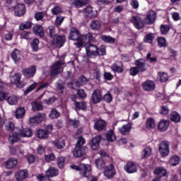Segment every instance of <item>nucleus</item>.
<instances>
[{
  "mask_svg": "<svg viewBox=\"0 0 181 181\" xmlns=\"http://www.w3.org/2000/svg\"><path fill=\"white\" fill-rule=\"evenodd\" d=\"M26 10L25 9V4H18L17 8L15 11L16 16H23Z\"/></svg>",
  "mask_w": 181,
  "mask_h": 181,
  "instance_id": "obj_26",
  "label": "nucleus"
},
{
  "mask_svg": "<svg viewBox=\"0 0 181 181\" xmlns=\"http://www.w3.org/2000/svg\"><path fill=\"white\" fill-rule=\"evenodd\" d=\"M16 165H18V159L15 158H11L4 162V166L6 169H13L16 168Z\"/></svg>",
  "mask_w": 181,
  "mask_h": 181,
  "instance_id": "obj_18",
  "label": "nucleus"
},
{
  "mask_svg": "<svg viewBox=\"0 0 181 181\" xmlns=\"http://www.w3.org/2000/svg\"><path fill=\"white\" fill-rule=\"evenodd\" d=\"M134 64L141 73H144V71H146V62H145V60L144 59L136 60Z\"/></svg>",
  "mask_w": 181,
  "mask_h": 181,
  "instance_id": "obj_15",
  "label": "nucleus"
},
{
  "mask_svg": "<svg viewBox=\"0 0 181 181\" xmlns=\"http://www.w3.org/2000/svg\"><path fill=\"white\" fill-rule=\"evenodd\" d=\"M53 144L57 149H63L64 146H66V144L64 143V140L62 139H59L58 140H56L55 141H53Z\"/></svg>",
  "mask_w": 181,
  "mask_h": 181,
  "instance_id": "obj_41",
  "label": "nucleus"
},
{
  "mask_svg": "<svg viewBox=\"0 0 181 181\" xmlns=\"http://www.w3.org/2000/svg\"><path fill=\"white\" fill-rule=\"evenodd\" d=\"M168 78L169 76H168V74L164 72L158 73V80L161 83H165V81H168Z\"/></svg>",
  "mask_w": 181,
  "mask_h": 181,
  "instance_id": "obj_47",
  "label": "nucleus"
},
{
  "mask_svg": "<svg viewBox=\"0 0 181 181\" xmlns=\"http://www.w3.org/2000/svg\"><path fill=\"white\" fill-rule=\"evenodd\" d=\"M45 119H46V114L39 112L35 116L30 117L29 122L31 125H36V124H40V122H43Z\"/></svg>",
  "mask_w": 181,
  "mask_h": 181,
  "instance_id": "obj_6",
  "label": "nucleus"
},
{
  "mask_svg": "<svg viewBox=\"0 0 181 181\" xmlns=\"http://www.w3.org/2000/svg\"><path fill=\"white\" fill-rule=\"evenodd\" d=\"M88 83V78L86 76H82L78 78L77 81H75V85L76 87H83V86H86Z\"/></svg>",
  "mask_w": 181,
  "mask_h": 181,
  "instance_id": "obj_28",
  "label": "nucleus"
},
{
  "mask_svg": "<svg viewBox=\"0 0 181 181\" xmlns=\"http://www.w3.org/2000/svg\"><path fill=\"white\" fill-rule=\"evenodd\" d=\"M151 155H152V148L151 147H146L142 151L141 158L143 159H148Z\"/></svg>",
  "mask_w": 181,
  "mask_h": 181,
  "instance_id": "obj_35",
  "label": "nucleus"
},
{
  "mask_svg": "<svg viewBox=\"0 0 181 181\" xmlns=\"http://www.w3.org/2000/svg\"><path fill=\"white\" fill-rule=\"evenodd\" d=\"M156 19V12L153 10H150L145 18L146 25H152Z\"/></svg>",
  "mask_w": 181,
  "mask_h": 181,
  "instance_id": "obj_11",
  "label": "nucleus"
},
{
  "mask_svg": "<svg viewBox=\"0 0 181 181\" xmlns=\"http://www.w3.org/2000/svg\"><path fill=\"white\" fill-rule=\"evenodd\" d=\"M104 175L106 177H108V179H111V177L115 176V170L114 169V165L112 164L106 167L104 171Z\"/></svg>",
  "mask_w": 181,
  "mask_h": 181,
  "instance_id": "obj_16",
  "label": "nucleus"
},
{
  "mask_svg": "<svg viewBox=\"0 0 181 181\" xmlns=\"http://www.w3.org/2000/svg\"><path fill=\"white\" fill-rule=\"evenodd\" d=\"M170 28H169V25H162L160 26V32L162 33V35H168V32H169V30Z\"/></svg>",
  "mask_w": 181,
  "mask_h": 181,
  "instance_id": "obj_57",
  "label": "nucleus"
},
{
  "mask_svg": "<svg viewBox=\"0 0 181 181\" xmlns=\"http://www.w3.org/2000/svg\"><path fill=\"white\" fill-rule=\"evenodd\" d=\"M101 38L102 40H103V42H105V43H115V38L111 36L102 35Z\"/></svg>",
  "mask_w": 181,
  "mask_h": 181,
  "instance_id": "obj_46",
  "label": "nucleus"
},
{
  "mask_svg": "<svg viewBox=\"0 0 181 181\" xmlns=\"http://www.w3.org/2000/svg\"><path fill=\"white\" fill-rule=\"evenodd\" d=\"M11 59L16 63L21 60V54L18 49H15L11 53Z\"/></svg>",
  "mask_w": 181,
  "mask_h": 181,
  "instance_id": "obj_42",
  "label": "nucleus"
},
{
  "mask_svg": "<svg viewBox=\"0 0 181 181\" xmlns=\"http://www.w3.org/2000/svg\"><path fill=\"white\" fill-rule=\"evenodd\" d=\"M49 118L54 119V118H59L60 117V112L57 111L56 109H53L51 110L49 115Z\"/></svg>",
  "mask_w": 181,
  "mask_h": 181,
  "instance_id": "obj_53",
  "label": "nucleus"
},
{
  "mask_svg": "<svg viewBox=\"0 0 181 181\" xmlns=\"http://www.w3.org/2000/svg\"><path fill=\"white\" fill-rule=\"evenodd\" d=\"M130 71V76H136L138 73H139V71L136 66L132 67L129 70Z\"/></svg>",
  "mask_w": 181,
  "mask_h": 181,
  "instance_id": "obj_62",
  "label": "nucleus"
},
{
  "mask_svg": "<svg viewBox=\"0 0 181 181\" xmlns=\"http://www.w3.org/2000/svg\"><path fill=\"white\" fill-rule=\"evenodd\" d=\"M64 64V61L59 60L56 61L50 69V76L51 77H56V76H59L61 73H63L64 67L63 65Z\"/></svg>",
  "mask_w": 181,
  "mask_h": 181,
  "instance_id": "obj_2",
  "label": "nucleus"
},
{
  "mask_svg": "<svg viewBox=\"0 0 181 181\" xmlns=\"http://www.w3.org/2000/svg\"><path fill=\"white\" fill-rule=\"evenodd\" d=\"M36 21H42L45 18V13L43 12H37L35 15Z\"/></svg>",
  "mask_w": 181,
  "mask_h": 181,
  "instance_id": "obj_61",
  "label": "nucleus"
},
{
  "mask_svg": "<svg viewBox=\"0 0 181 181\" xmlns=\"http://www.w3.org/2000/svg\"><path fill=\"white\" fill-rule=\"evenodd\" d=\"M66 163V158H64V157L61 156L57 158V165L59 166V168H60L61 169L64 168V163Z\"/></svg>",
  "mask_w": 181,
  "mask_h": 181,
  "instance_id": "obj_54",
  "label": "nucleus"
},
{
  "mask_svg": "<svg viewBox=\"0 0 181 181\" xmlns=\"http://www.w3.org/2000/svg\"><path fill=\"white\" fill-rule=\"evenodd\" d=\"M92 30H100L101 29V22L98 20H93L90 24Z\"/></svg>",
  "mask_w": 181,
  "mask_h": 181,
  "instance_id": "obj_33",
  "label": "nucleus"
},
{
  "mask_svg": "<svg viewBox=\"0 0 181 181\" xmlns=\"http://www.w3.org/2000/svg\"><path fill=\"white\" fill-rule=\"evenodd\" d=\"M100 141L101 136H96L90 140V145L93 151H97L100 148Z\"/></svg>",
  "mask_w": 181,
  "mask_h": 181,
  "instance_id": "obj_17",
  "label": "nucleus"
},
{
  "mask_svg": "<svg viewBox=\"0 0 181 181\" xmlns=\"http://www.w3.org/2000/svg\"><path fill=\"white\" fill-rule=\"evenodd\" d=\"M32 135H33V132H32V130L30 129H23L22 131L21 130L20 136H23V138H30Z\"/></svg>",
  "mask_w": 181,
  "mask_h": 181,
  "instance_id": "obj_36",
  "label": "nucleus"
},
{
  "mask_svg": "<svg viewBox=\"0 0 181 181\" xmlns=\"http://www.w3.org/2000/svg\"><path fill=\"white\" fill-rule=\"evenodd\" d=\"M95 165L98 169H103L105 167V163L103 158H98L95 160Z\"/></svg>",
  "mask_w": 181,
  "mask_h": 181,
  "instance_id": "obj_52",
  "label": "nucleus"
},
{
  "mask_svg": "<svg viewBox=\"0 0 181 181\" xmlns=\"http://www.w3.org/2000/svg\"><path fill=\"white\" fill-rule=\"evenodd\" d=\"M21 75L20 73H17L11 77V83L12 84H16L18 88H22L25 86V83L21 81Z\"/></svg>",
  "mask_w": 181,
  "mask_h": 181,
  "instance_id": "obj_10",
  "label": "nucleus"
},
{
  "mask_svg": "<svg viewBox=\"0 0 181 181\" xmlns=\"http://www.w3.org/2000/svg\"><path fill=\"white\" fill-rule=\"evenodd\" d=\"M103 100L106 103H111L112 101V96H111V93L105 94L104 95Z\"/></svg>",
  "mask_w": 181,
  "mask_h": 181,
  "instance_id": "obj_64",
  "label": "nucleus"
},
{
  "mask_svg": "<svg viewBox=\"0 0 181 181\" xmlns=\"http://www.w3.org/2000/svg\"><path fill=\"white\" fill-rule=\"evenodd\" d=\"M72 169L75 170H79L80 175L82 177H87L90 181H97L98 178L91 175V166L88 164H81L78 165H72L71 166Z\"/></svg>",
  "mask_w": 181,
  "mask_h": 181,
  "instance_id": "obj_1",
  "label": "nucleus"
},
{
  "mask_svg": "<svg viewBox=\"0 0 181 181\" xmlns=\"http://www.w3.org/2000/svg\"><path fill=\"white\" fill-rule=\"evenodd\" d=\"M81 36L80 35V33H78V30L76 28H72L69 32V38L71 40H77L78 42H81V39H80Z\"/></svg>",
  "mask_w": 181,
  "mask_h": 181,
  "instance_id": "obj_13",
  "label": "nucleus"
},
{
  "mask_svg": "<svg viewBox=\"0 0 181 181\" xmlns=\"http://www.w3.org/2000/svg\"><path fill=\"white\" fill-rule=\"evenodd\" d=\"M160 114L161 115H168L169 114V107L168 106H161Z\"/></svg>",
  "mask_w": 181,
  "mask_h": 181,
  "instance_id": "obj_59",
  "label": "nucleus"
},
{
  "mask_svg": "<svg viewBox=\"0 0 181 181\" xmlns=\"http://www.w3.org/2000/svg\"><path fill=\"white\" fill-rule=\"evenodd\" d=\"M37 136L40 139H47L49 138V133L46 130L39 129L37 132Z\"/></svg>",
  "mask_w": 181,
  "mask_h": 181,
  "instance_id": "obj_34",
  "label": "nucleus"
},
{
  "mask_svg": "<svg viewBox=\"0 0 181 181\" xmlns=\"http://www.w3.org/2000/svg\"><path fill=\"white\" fill-rule=\"evenodd\" d=\"M86 54L88 57H93V56H98L100 52H98V47L93 44H86L85 45Z\"/></svg>",
  "mask_w": 181,
  "mask_h": 181,
  "instance_id": "obj_5",
  "label": "nucleus"
},
{
  "mask_svg": "<svg viewBox=\"0 0 181 181\" xmlns=\"http://www.w3.org/2000/svg\"><path fill=\"white\" fill-rule=\"evenodd\" d=\"M154 175H156V176H158V177L160 179V177L166 176V170L163 167H158L155 169Z\"/></svg>",
  "mask_w": 181,
  "mask_h": 181,
  "instance_id": "obj_30",
  "label": "nucleus"
},
{
  "mask_svg": "<svg viewBox=\"0 0 181 181\" xmlns=\"http://www.w3.org/2000/svg\"><path fill=\"white\" fill-rule=\"evenodd\" d=\"M119 131L122 134V135H128V134H129V131H131V124H127L122 126V128L119 129Z\"/></svg>",
  "mask_w": 181,
  "mask_h": 181,
  "instance_id": "obj_39",
  "label": "nucleus"
},
{
  "mask_svg": "<svg viewBox=\"0 0 181 181\" xmlns=\"http://www.w3.org/2000/svg\"><path fill=\"white\" fill-rule=\"evenodd\" d=\"M105 121L103 119H99L98 120L95 124H94V128L97 131H103V129H105Z\"/></svg>",
  "mask_w": 181,
  "mask_h": 181,
  "instance_id": "obj_27",
  "label": "nucleus"
},
{
  "mask_svg": "<svg viewBox=\"0 0 181 181\" xmlns=\"http://www.w3.org/2000/svg\"><path fill=\"white\" fill-rule=\"evenodd\" d=\"M92 103L97 104L101 101V92L100 90H95L91 96Z\"/></svg>",
  "mask_w": 181,
  "mask_h": 181,
  "instance_id": "obj_23",
  "label": "nucleus"
},
{
  "mask_svg": "<svg viewBox=\"0 0 181 181\" xmlns=\"http://www.w3.org/2000/svg\"><path fill=\"white\" fill-rule=\"evenodd\" d=\"M169 141H163L159 144V152L161 156L165 157L169 155Z\"/></svg>",
  "mask_w": 181,
  "mask_h": 181,
  "instance_id": "obj_7",
  "label": "nucleus"
},
{
  "mask_svg": "<svg viewBox=\"0 0 181 181\" xmlns=\"http://www.w3.org/2000/svg\"><path fill=\"white\" fill-rule=\"evenodd\" d=\"M52 12L53 15H59V13H62L63 10L60 8V6H55L52 9Z\"/></svg>",
  "mask_w": 181,
  "mask_h": 181,
  "instance_id": "obj_60",
  "label": "nucleus"
},
{
  "mask_svg": "<svg viewBox=\"0 0 181 181\" xmlns=\"http://www.w3.org/2000/svg\"><path fill=\"white\" fill-rule=\"evenodd\" d=\"M130 22H132L134 28L138 29V30H141V29L145 28V21H144V18L139 16H132Z\"/></svg>",
  "mask_w": 181,
  "mask_h": 181,
  "instance_id": "obj_4",
  "label": "nucleus"
},
{
  "mask_svg": "<svg viewBox=\"0 0 181 181\" xmlns=\"http://www.w3.org/2000/svg\"><path fill=\"white\" fill-rule=\"evenodd\" d=\"M87 4H88V0H76L74 2V6H76V8H81V6L87 5Z\"/></svg>",
  "mask_w": 181,
  "mask_h": 181,
  "instance_id": "obj_50",
  "label": "nucleus"
},
{
  "mask_svg": "<svg viewBox=\"0 0 181 181\" xmlns=\"http://www.w3.org/2000/svg\"><path fill=\"white\" fill-rule=\"evenodd\" d=\"M19 136H21V129L16 127L13 129V133L8 137V141L11 145H13L15 142H18L19 140Z\"/></svg>",
  "mask_w": 181,
  "mask_h": 181,
  "instance_id": "obj_8",
  "label": "nucleus"
},
{
  "mask_svg": "<svg viewBox=\"0 0 181 181\" xmlns=\"http://www.w3.org/2000/svg\"><path fill=\"white\" fill-rule=\"evenodd\" d=\"M25 108L20 107L16 110L15 117L17 119H22L25 117Z\"/></svg>",
  "mask_w": 181,
  "mask_h": 181,
  "instance_id": "obj_31",
  "label": "nucleus"
},
{
  "mask_svg": "<svg viewBox=\"0 0 181 181\" xmlns=\"http://www.w3.org/2000/svg\"><path fill=\"white\" fill-rule=\"evenodd\" d=\"M87 152H88V148L87 146H76L73 153L75 158H81V156H84Z\"/></svg>",
  "mask_w": 181,
  "mask_h": 181,
  "instance_id": "obj_9",
  "label": "nucleus"
},
{
  "mask_svg": "<svg viewBox=\"0 0 181 181\" xmlns=\"http://www.w3.org/2000/svg\"><path fill=\"white\" fill-rule=\"evenodd\" d=\"M112 70L113 71H116L117 73H122L124 71V66L122 65V62H117L112 66Z\"/></svg>",
  "mask_w": 181,
  "mask_h": 181,
  "instance_id": "obj_25",
  "label": "nucleus"
},
{
  "mask_svg": "<svg viewBox=\"0 0 181 181\" xmlns=\"http://www.w3.org/2000/svg\"><path fill=\"white\" fill-rule=\"evenodd\" d=\"M69 124L74 128H78L80 127V120L69 119Z\"/></svg>",
  "mask_w": 181,
  "mask_h": 181,
  "instance_id": "obj_55",
  "label": "nucleus"
},
{
  "mask_svg": "<svg viewBox=\"0 0 181 181\" xmlns=\"http://www.w3.org/2000/svg\"><path fill=\"white\" fill-rule=\"evenodd\" d=\"M33 33L35 35H37V36H40V37H43L45 36V30L41 25H35L33 28Z\"/></svg>",
  "mask_w": 181,
  "mask_h": 181,
  "instance_id": "obj_29",
  "label": "nucleus"
},
{
  "mask_svg": "<svg viewBox=\"0 0 181 181\" xmlns=\"http://www.w3.org/2000/svg\"><path fill=\"white\" fill-rule=\"evenodd\" d=\"M36 73V66H30L29 68H25L22 70V74L26 78H31L35 76Z\"/></svg>",
  "mask_w": 181,
  "mask_h": 181,
  "instance_id": "obj_12",
  "label": "nucleus"
},
{
  "mask_svg": "<svg viewBox=\"0 0 181 181\" xmlns=\"http://www.w3.org/2000/svg\"><path fill=\"white\" fill-rule=\"evenodd\" d=\"M146 127L147 129H152L153 128H155V121H153V119H148L146 122Z\"/></svg>",
  "mask_w": 181,
  "mask_h": 181,
  "instance_id": "obj_51",
  "label": "nucleus"
},
{
  "mask_svg": "<svg viewBox=\"0 0 181 181\" xmlns=\"http://www.w3.org/2000/svg\"><path fill=\"white\" fill-rule=\"evenodd\" d=\"M32 107L34 111H42V110L43 109V106H42V104H40V103L37 101L33 102Z\"/></svg>",
  "mask_w": 181,
  "mask_h": 181,
  "instance_id": "obj_48",
  "label": "nucleus"
},
{
  "mask_svg": "<svg viewBox=\"0 0 181 181\" xmlns=\"http://www.w3.org/2000/svg\"><path fill=\"white\" fill-rule=\"evenodd\" d=\"M124 169L127 173H135L136 172V165L133 163H127Z\"/></svg>",
  "mask_w": 181,
  "mask_h": 181,
  "instance_id": "obj_32",
  "label": "nucleus"
},
{
  "mask_svg": "<svg viewBox=\"0 0 181 181\" xmlns=\"http://www.w3.org/2000/svg\"><path fill=\"white\" fill-rule=\"evenodd\" d=\"M52 40L53 42L55 43L57 47H62L66 42V37L64 35H59Z\"/></svg>",
  "mask_w": 181,
  "mask_h": 181,
  "instance_id": "obj_22",
  "label": "nucleus"
},
{
  "mask_svg": "<svg viewBox=\"0 0 181 181\" xmlns=\"http://www.w3.org/2000/svg\"><path fill=\"white\" fill-rule=\"evenodd\" d=\"M168 128H169V121L162 119L159 122L158 124V129L160 132H165V131H168Z\"/></svg>",
  "mask_w": 181,
  "mask_h": 181,
  "instance_id": "obj_21",
  "label": "nucleus"
},
{
  "mask_svg": "<svg viewBox=\"0 0 181 181\" xmlns=\"http://www.w3.org/2000/svg\"><path fill=\"white\" fill-rule=\"evenodd\" d=\"M7 101L11 105H16V104H18V101H19V98L11 95L8 98Z\"/></svg>",
  "mask_w": 181,
  "mask_h": 181,
  "instance_id": "obj_45",
  "label": "nucleus"
},
{
  "mask_svg": "<svg viewBox=\"0 0 181 181\" xmlns=\"http://www.w3.org/2000/svg\"><path fill=\"white\" fill-rule=\"evenodd\" d=\"M181 117L177 112L174 111L171 112L170 115V120L173 121V122H180Z\"/></svg>",
  "mask_w": 181,
  "mask_h": 181,
  "instance_id": "obj_37",
  "label": "nucleus"
},
{
  "mask_svg": "<svg viewBox=\"0 0 181 181\" xmlns=\"http://www.w3.org/2000/svg\"><path fill=\"white\" fill-rule=\"evenodd\" d=\"M180 162V158L177 156H173L169 160V163L171 166H176V165H179Z\"/></svg>",
  "mask_w": 181,
  "mask_h": 181,
  "instance_id": "obj_43",
  "label": "nucleus"
},
{
  "mask_svg": "<svg viewBox=\"0 0 181 181\" xmlns=\"http://www.w3.org/2000/svg\"><path fill=\"white\" fill-rule=\"evenodd\" d=\"M58 175L59 170L53 167H51L45 172V177L43 175H39L38 179L40 181L50 180L49 177H54V176H57Z\"/></svg>",
  "mask_w": 181,
  "mask_h": 181,
  "instance_id": "obj_3",
  "label": "nucleus"
},
{
  "mask_svg": "<svg viewBox=\"0 0 181 181\" xmlns=\"http://www.w3.org/2000/svg\"><path fill=\"white\" fill-rule=\"evenodd\" d=\"M106 138L108 142H114L117 139V136L112 130H109L106 134Z\"/></svg>",
  "mask_w": 181,
  "mask_h": 181,
  "instance_id": "obj_40",
  "label": "nucleus"
},
{
  "mask_svg": "<svg viewBox=\"0 0 181 181\" xmlns=\"http://www.w3.org/2000/svg\"><path fill=\"white\" fill-rule=\"evenodd\" d=\"M158 45L159 46V47H165L166 46V39L162 37H158Z\"/></svg>",
  "mask_w": 181,
  "mask_h": 181,
  "instance_id": "obj_56",
  "label": "nucleus"
},
{
  "mask_svg": "<svg viewBox=\"0 0 181 181\" xmlns=\"http://www.w3.org/2000/svg\"><path fill=\"white\" fill-rule=\"evenodd\" d=\"M30 45L33 52H37L39 50V40L37 38H35Z\"/></svg>",
  "mask_w": 181,
  "mask_h": 181,
  "instance_id": "obj_44",
  "label": "nucleus"
},
{
  "mask_svg": "<svg viewBox=\"0 0 181 181\" xmlns=\"http://www.w3.org/2000/svg\"><path fill=\"white\" fill-rule=\"evenodd\" d=\"M80 39H81V41L76 43V45L78 47H81L83 45H84L86 40H94V36H93V34L89 33L86 35H81Z\"/></svg>",
  "mask_w": 181,
  "mask_h": 181,
  "instance_id": "obj_20",
  "label": "nucleus"
},
{
  "mask_svg": "<svg viewBox=\"0 0 181 181\" xmlns=\"http://www.w3.org/2000/svg\"><path fill=\"white\" fill-rule=\"evenodd\" d=\"M83 13L86 18H90V19H93L94 18H97V13L93 11V7L88 6L83 9Z\"/></svg>",
  "mask_w": 181,
  "mask_h": 181,
  "instance_id": "obj_19",
  "label": "nucleus"
},
{
  "mask_svg": "<svg viewBox=\"0 0 181 181\" xmlns=\"http://www.w3.org/2000/svg\"><path fill=\"white\" fill-rule=\"evenodd\" d=\"M84 144H86V139H84V137L79 136L77 141V143L76 144V146H78V147L83 146V145H84Z\"/></svg>",
  "mask_w": 181,
  "mask_h": 181,
  "instance_id": "obj_58",
  "label": "nucleus"
},
{
  "mask_svg": "<svg viewBox=\"0 0 181 181\" xmlns=\"http://www.w3.org/2000/svg\"><path fill=\"white\" fill-rule=\"evenodd\" d=\"M28 176V170H20L16 173V178L18 181L24 180L26 179Z\"/></svg>",
  "mask_w": 181,
  "mask_h": 181,
  "instance_id": "obj_24",
  "label": "nucleus"
},
{
  "mask_svg": "<svg viewBox=\"0 0 181 181\" xmlns=\"http://www.w3.org/2000/svg\"><path fill=\"white\" fill-rule=\"evenodd\" d=\"M48 33L49 35V37L52 40H54L56 39L57 34L56 33V28L53 25H49L48 28Z\"/></svg>",
  "mask_w": 181,
  "mask_h": 181,
  "instance_id": "obj_38",
  "label": "nucleus"
},
{
  "mask_svg": "<svg viewBox=\"0 0 181 181\" xmlns=\"http://www.w3.org/2000/svg\"><path fill=\"white\" fill-rule=\"evenodd\" d=\"M74 107L76 110H86L87 105L84 102H75Z\"/></svg>",
  "mask_w": 181,
  "mask_h": 181,
  "instance_id": "obj_49",
  "label": "nucleus"
},
{
  "mask_svg": "<svg viewBox=\"0 0 181 181\" xmlns=\"http://www.w3.org/2000/svg\"><path fill=\"white\" fill-rule=\"evenodd\" d=\"M142 88L144 91H153L155 90V82L147 80L142 83Z\"/></svg>",
  "mask_w": 181,
  "mask_h": 181,
  "instance_id": "obj_14",
  "label": "nucleus"
},
{
  "mask_svg": "<svg viewBox=\"0 0 181 181\" xmlns=\"http://www.w3.org/2000/svg\"><path fill=\"white\" fill-rule=\"evenodd\" d=\"M77 95L81 98H86V97H87V95L86 94V91H84V90H83V89L78 90Z\"/></svg>",
  "mask_w": 181,
  "mask_h": 181,
  "instance_id": "obj_63",
  "label": "nucleus"
}]
</instances>
